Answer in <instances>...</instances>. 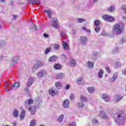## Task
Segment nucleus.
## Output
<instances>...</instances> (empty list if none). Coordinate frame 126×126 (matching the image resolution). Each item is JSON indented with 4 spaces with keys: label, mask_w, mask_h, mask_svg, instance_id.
<instances>
[{
    "label": "nucleus",
    "mask_w": 126,
    "mask_h": 126,
    "mask_svg": "<svg viewBox=\"0 0 126 126\" xmlns=\"http://www.w3.org/2000/svg\"><path fill=\"white\" fill-rule=\"evenodd\" d=\"M80 100L81 101H82V102H86L87 101V97L83 95H81L80 97Z\"/></svg>",
    "instance_id": "ea45409f"
},
{
    "label": "nucleus",
    "mask_w": 126,
    "mask_h": 126,
    "mask_svg": "<svg viewBox=\"0 0 126 126\" xmlns=\"http://www.w3.org/2000/svg\"><path fill=\"white\" fill-rule=\"evenodd\" d=\"M36 125V121L33 120L30 123V126H34Z\"/></svg>",
    "instance_id": "a18cd8bd"
},
{
    "label": "nucleus",
    "mask_w": 126,
    "mask_h": 126,
    "mask_svg": "<svg viewBox=\"0 0 126 126\" xmlns=\"http://www.w3.org/2000/svg\"><path fill=\"white\" fill-rule=\"evenodd\" d=\"M62 45L63 46V50L65 51H68V50H69V47H68V45H67V43H66V42H64V41H63Z\"/></svg>",
    "instance_id": "dca6fc26"
},
{
    "label": "nucleus",
    "mask_w": 126,
    "mask_h": 126,
    "mask_svg": "<svg viewBox=\"0 0 126 126\" xmlns=\"http://www.w3.org/2000/svg\"><path fill=\"white\" fill-rule=\"evenodd\" d=\"M77 84L78 85H80L81 84H83V83H82V78H79L76 81Z\"/></svg>",
    "instance_id": "f704fd0d"
},
{
    "label": "nucleus",
    "mask_w": 126,
    "mask_h": 126,
    "mask_svg": "<svg viewBox=\"0 0 126 126\" xmlns=\"http://www.w3.org/2000/svg\"><path fill=\"white\" fill-rule=\"evenodd\" d=\"M57 60H58V57L57 56H53L49 59V61L51 63H53V62H56Z\"/></svg>",
    "instance_id": "a211bd4d"
},
{
    "label": "nucleus",
    "mask_w": 126,
    "mask_h": 126,
    "mask_svg": "<svg viewBox=\"0 0 126 126\" xmlns=\"http://www.w3.org/2000/svg\"><path fill=\"white\" fill-rule=\"evenodd\" d=\"M18 16L17 15H13V19H17Z\"/></svg>",
    "instance_id": "e2e57ef3"
},
{
    "label": "nucleus",
    "mask_w": 126,
    "mask_h": 126,
    "mask_svg": "<svg viewBox=\"0 0 126 126\" xmlns=\"http://www.w3.org/2000/svg\"><path fill=\"white\" fill-rule=\"evenodd\" d=\"M88 91L89 93H93L95 91V88L93 87H90L88 88Z\"/></svg>",
    "instance_id": "c756f323"
},
{
    "label": "nucleus",
    "mask_w": 126,
    "mask_h": 126,
    "mask_svg": "<svg viewBox=\"0 0 126 126\" xmlns=\"http://www.w3.org/2000/svg\"><path fill=\"white\" fill-rule=\"evenodd\" d=\"M34 102V100L32 99V98H30L29 100L25 101V106H29L30 105H32Z\"/></svg>",
    "instance_id": "4468645a"
},
{
    "label": "nucleus",
    "mask_w": 126,
    "mask_h": 126,
    "mask_svg": "<svg viewBox=\"0 0 126 126\" xmlns=\"http://www.w3.org/2000/svg\"><path fill=\"white\" fill-rule=\"evenodd\" d=\"M26 111L25 110H22L20 115V119L22 121L24 120V118H25L26 115Z\"/></svg>",
    "instance_id": "2eb2a0df"
},
{
    "label": "nucleus",
    "mask_w": 126,
    "mask_h": 126,
    "mask_svg": "<svg viewBox=\"0 0 126 126\" xmlns=\"http://www.w3.org/2000/svg\"><path fill=\"white\" fill-rule=\"evenodd\" d=\"M94 25H95V26H96V27H99V25H100V22L99 21V20H96L94 21Z\"/></svg>",
    "instance_id": "37998d69"
},
{
    "label": "nucleus",
    "mask_w": 126,
    "mask_h": 126,
    "mask_svg": "<svg viewBox=\"0 0 126 126\" xmlns=\"http://www.w3.org/2000/svg\"><path fill=\"white\" fill-rule=\"evenodd\" d=\"M69 126H76V123H75V122H73L69 124Z\"/></svg>",
    "instance_id": "bf43d9fd"
},
{
    "label": "nucleus",
    "mask_w": 126,
    "mask_h": 126,
    "mask_svg": "<svg viewBox=\"0 0 126 126\" xmlns=\"http://www.w3.org/2000/svg\"><path fill=\"white\" fill-rule=\"evenodd\" d=\"M44 12H45V13H47V14H48V17L49 18H52V11L51 10H45L44 11Z\"/></svg>",
    "instance_id": "bb28decb"
},
{
    "label": "nucleus",
    "mask_w": 126,
    "mask_h": 126,
    "mask_svg": "<svg viewBox=\"0 0 126 126\" xmlns=\"http://www.w3.org/2000/svg\"><path fill=\"white\" fill-rule=\"evenodd\" d=\"M117 78H118V73H115L114 74L112 78L110 80V81L111 82H115Z\"/></svg>",
    "instance_id": "b1692460"
},
{
    "label": "nucleus",
    "mask_w": 126,
    "mask_h": 126,
    "mask_svg": "<svg viewBox=\"0 0 126 126\" xmlns=\"http://www.w3.org/2000/svg\"><path fill=\"white\" fill-rule=\"evenodd\" d=\"M75 65H76V62H75V60L72 59L71 61V64H70V66L71 67H74V66H75Z\"/></svg>",
    "instance_id": "473e14b6"
},
{
    "label": "nucleus",
    "mask_w": 126,
    "mask_h": 126,
    "mask_svg": "<svg viewBox=\"0 0 126 126\" xmlns=\"http://www.w3.org/2000/svg\"><path fill=\"white\" fill-rule=\"evenodd\" d=\"M51 50H52L51 48H46L45 52V55H47V54H49V53H50V52H51Z\"/></svg>",
    "instance_id": "de8ad7c7"
},
{
    "label": "nucleus",
    "mask_w": 126,
    "mask_h": 126,
    "mask_svg": "<svg viewBox=\"0 0 126 126\" xmlns=\"http://www.w3.org/2000/svg\"><path fill=\"white\" fill-rule=\"evenodd\" d=\"M63 107L65 109H67L69 107V101L68 99H65L63 101Z\"/></svg>",
    "instance_id": "ddd939ff"
},
{
    "label": "nucleus",
    "mask_w": 126,
    "mask_h": 126,
    "mask_svg": "<svg viewBox=\"0 0 126 126\" xmlns=\"http://www.w3.org/2000/svg\"><path fill=\"white\" fill-rule=\"evenodd\" d=\"M88 38L86 36H81L80 37V43L82 45H86L87 43Z\"/></svg>",
    "instance_id": "6e6552de"
},
{
    "label": "nucleus",
    "mask_w": 126,
    "mask_h": 126,
    "mask_svg": "<svg viewBox=\"0 0 126 126\" xmlns=\"http://www.w3.org/2000/svg\"><path fill=\"white\" fill-rule=\"evenodd\" d=\"M70 99L71 101H73V99H74V94H70Z\"/></svg>",
    "instance_id": "603ef678"
},
{
    "label": "nucleus",
    "mask_w": 126,
    "mask_h": 126,
    "mask_svg": "<svg viewBox=\"0 0 126 126\" xmlns=\"http://www.w3.org/2000/svg\"><path fill=\"white\" fill-rule=\"evenodd\" d=\"M99 57V54L97 52H94L92 57V60H94L95 61V60H97Z\"/></svg>",
    "instance_id": "f3484780"
},
{
    "label": "nucleus",
    "mask_w": 126,
    "mask_h": 126,
    "mask_svg": "<svg viewBox=\"0 0 126 126\" xmlns=\"http://www.w3.org/2000/svg\"><path fill=\"white\" fill-rule=\"evenodd\" d=\"M101 35L102 36H106V35H107V34H106V33L104 32H103L102 33H101Z\"/></svg>",
    "instance_id": "0e129e2a"
},
{
    "label": "nucleus",
    "mask_w": 126,
    "mask_h": 126,
    "mask_svg": "<svg viewBox=\"0 0 126 126\" xmlns=\"http://www.w3.org/2000/svg\"><path fill=\"white\" fill-rule=\"evenodd\" d=\"M43 36L45 37V38H48V37H49V34L47 33H44Z\"/></svg>",
    "instance_id": "680f3d73"
},
{
    "label": "nucleus",
    "mask_w": 126,
    "mask_h": 126,
    "mask_svg": "<svg viewBox=\"0 0 126 126\" xmlns=\"http://www.w3.org/2000/svg\"><path fill=\"white\" fill-rule=\"evenodd\" d=\"M122 74L126 76V68L122 70Z\"/></svg>",
    "instance_id": "4d7b16f0"
},
{
    "label": "nucleus",
    "mask_w": 126,
    "mask_h": 126,
    "mask_svg": "<svg viewBox=\"0 0 126 126\" xmlns=\"http://www.w3.org/2000/svg\"><path fill=\"white\" fill-rule=\"evenodd\" d=\"M20 57L18 56H15L12 58L11 63L12 64H15V63H17V62L18 60H19Z\"/></svg>",
    "instance_id": "9b49d317"
},
{
    "label": "nucleus",
    "mask_w": 126,
    "mask_h": 126,
    "mask_svg": "<svg viewBox=\"0 0 126 126\" xmlns=\"http://www.w3.org/2000/svg\"><path fill=\"white\" fill-rule=\"evenodd\" d=\"M118 53H119V48H118V47H116L112 51V53L113 54H117Z\"/></svg>",
    "instance_id": "c03bdc74"
},
{
    "label": "nucleus",
    "mask_w": 126,
    "mask_h": 126,
    "mask_svg": "<svg viewBox=\"0 0 126 126\" xmlns=\"http://www.w3.org/2000/svg\"><path fill=\"white\" fill-rule=\"evenodd\" d=\"M54 48L55 50H59L60 49V45L59 44H55Z\"/></svg>",
    "instance_id": "864d4df0"
},
{
    "label": "nucleus",
    "mask_w": 126,
    "mask_h": 126,
    "mask_svg": "<svg viewBox=\"0 0 126 126\" xmlns=\"http://www.w3.org/2000/svg\"><path fill=\"white\" fill-rule=\"evenodd\" d=\"M64 78V74L63 73H58L57 74V79H63Z\"/></svg>",
    "instance_id": "aec40b11"
},
{
    "label": "nucleus",
    "mask_w": 126,
    "mask_h": 126,
    "mask_svg": "<svg viewBox=\"0 0 126 126\" xmlns=\"http://www.w3.org/2000/svg\"><path fill=\"white\" fill-rule=\"evenodd\" d=\"M103 74H104V71H103L102 69H100L99 70L97 73V77L98 78H103Z\"/></svg>",
    "instance_id": "6ab92c4d"
},
{
    "label": "nucleus",
    "mask_w": 126,
    "mask_h": 126,
    "mask_svg": "<svg viewBox=\"0 0 126 126\" xmlns=\"http://www.w3.org/2000/svg\"><path fill=\"white\" fill-rule=\"evenodd\" d=\"M125 25L123 23L116 24L113 26L112 32L116 35H121L124 32Z\"/></svg>",
    "instance_id": "f257e3e1"
},
{
    "label": "nucleus",
    "mask_w": 126,
    "mask_h": 126,
    "mask_svg": "<svg viewBox=\"0 0 126 126\" xmlns=\"http://www.w3.org/2000/svg\"><path fill=\"white\" fill-rule=\"evenodd\" d=\"M121 9H122V10H126V5H125V4H123L122 5V7H121Z\"/></svg>",
    "instance_id": "6e6d98bb"
},
{
    "label": "nucleus",
    "mask_w": 126,
    "mask_h": 126,
    "mask_svg": "<svg viewBox=\"0 0 126 126\" xmlns=\"http://www.w3.org/2000/svg\"><path fill=\"white\" fill-rule=\"evenodd\" d=\"M43 66V63L41 61H38L37 63H35L32 68V72H35L36 70H38V68Z\"/></svg>",
    "instance_id": "20e7f679"
},
{
    "label": "nucleus",
    "mask_w": 126,
    "mask_h": 126,
    "mask_svg": "<svg viewBox=\"0 0 126 126\" xmlns=\"http://www.w3.org/2000/svg\"><path fill=\"white\" fill-rule=\"evenodd\" d=\"M100 27H96L94 28V31H95V32H96V33H99V32H100Z\"/></svg>",
    "instance_id": "09e8293b"
},
{
    "label": "nucleus",
    "mask_w": 126,
    "mask_h": 126,
    "mask_svg": "<svg viewBox=\"0 0 126 126\" xmlns=\"http://www.w3.org/2000/svg\"><path fill=\"white\" fill-rule=\"evenodd\" d=\"M121 64V63L120 62H115L114 63V67L115 68H119V67H120Z\"/></svg>",
    "instance_id": "cd10ccee"
},
{
    "label": "nucleus",
    "mask_w": 126,
    "mask_h": 126,
    "mask_svg": "<svg viewBox=\"0 0 126 126\" xmlns=\"http://www.w3.org/2000/svg\"><path fill=\"white\" fill-rule=\"evenodd\" d=\"M115 98H116V102H120V101H121V100H122L123 98H124V96H121L120 94H118L115 95Z\"/></svg>",
    "instance_id": "412c9836"
},
{
    "label": "nucleus",
    "mask_w": 126,
    "mask_h": 126,
    "mask_svg": "<svg viewBox=\"0 0 126 126\" xmlns=\"http://www.w3.org/2000/svg\"><path fill=\"white\" fill-rule=\"evenodd\" d=\"M99 117L101 118V119H103V120H108V115H107V114L105 113L104 111H101Z\"/></svg>",
    "instance_id": "9d476101"
},
{
    "label": "nucleus",
    "mask_w": 126,
    "mask_h": 126,
    "mask_svg": "<svg viewBox=\"0 0 126 126\" xmlns=\"http://www.w3.org/2000/svg\"><path fill=\"white\" fill-rule=\"evenodd\" d=\"M29 111L32 115H35V113H36V107L34 105H31L29 108Z\"/></svg>",
    "instance_id": "1a4fd4ad"
},
{
    "label": "nucleus",
    "mask_w": 126,
    "mask_h": 126,
    "mask_svg": "<svg viewBox=\"0 0 126 126\" xmlns=\"http://www.w3.org/2000/svg\"><path fill=\"white\" fill-rule=\"evenodd\" d=\"M64 116L63 115H61L58 119V121L59 122V123H62L63 122V117Z\"/></svg>",
    "instance_id": "58836bf2"
},
{
    "label": "nucleus",
    "mask_w": 126,
    "mask_h": 126,
    "mask_svg": "<svg viewBox=\"0 0 126 126\" xmlns=\"http://www.w3.org/2000/svg\"><path fill=\"white\" fill-rule=\"evenodd\" d=\"M19 82H16L13 84V85H12L11 86L14 89H16L19 87Z\"/></svg>",
    "instance_id": "c85d7f7f"
},
{
    "label": "nucleus",
    "mask_w": 126,
    "mask_h": 126,
    "mask_svg": "<svg viewBox=\"0 0 126 126\" xmlns=\"http://www.w3.org/2000/svg\"><path fill=\"white\" fill-rule=\"evenodd\" d=\"M0 1H1V2H4V1H5V0H0Z\"/></svg>",
    "instance_id": "774afa93"
},
{
    "label": "nucleus",
    "mask_w": 126,
    "mask_h": 126,
    "mask_svg": "<svg viewBox=\"0 0 126 126\" xmlns=\"http://www.w3.org/2000/svg\"><path fill=\"white\" fill-rule=\"evenodd\" d=\"M105 69L108 73H111V69L109 67H105Z\"/></svg>",
    "instance_id": "5fc2aeb1"
},
{
    "label": "nucleus",
    "mask_w": 126,
    "mask_h": 126,
    "mask_svg": "<svg viewBox=\"0 0 126 126\" xmlns=\"http://www.w3.org/2000/svg\"><path fill=\"white\" fill-rule=\"evenodd\" d=\"M73 34H74V35L76 34V31H74V30H73Z\"/></svg>",
    "instance_id": "69168bd1"
},
{
    "label": "nucleus",
    "mask_w": 126,
    "mask_h": 126,
    "mask_svg": "<svg viewBox=\"0 0 126 126\" xmlns=\"http://www.w3.org/2000/svg\"><path fill=\"white\" fill-rule=\"evenodd\" d=\"M5 45H6V43H5V42H4V41H1L0 42V48H3V47H5Z\"/></svg>",
    "instance_id": "e433bc0d"
},
{
    "label": "nucleus",
    "mask_w": 126,
    "mask_h": 126,
    "mask_svg": "<svg viewBox=\"0 0 126 126\" xmlns=\"http://www.w3.org/2000/svg\"><path fill=\"white\" fill-rule=\"evenodd\" d=\"M49 94L51 96H55L56 95V92L53 89H50L49 90Z\"/></svg>",
    "instance_id": "393cba45"
},
{
    "label": "nucleus",
    "mask_w": 126,
    "mask_h": 126,
    "mask_svg": "<svg viewBox=\"0 0 126 126\" xmlns=\"http://www.w3.org/2000/svg\"><path fill=\"white\" fill-rule=\"evenodd\" d=\"M55 86L57 89H61L62 88V85L61 82H56Z\"/></svg>",
    "instance_id": "2f4dec72"
},
{
    "label": "nucleus",
    "mask_w": 126,
    "mask_h": 126,
    "mask_svg": "<svg viewBox=\"0 0 126 126\" xmlns=\"http://www.w3.org/2000/svg\"><path fill=\"white\" fill-rule=\"evenodd\" d=\"M118 118L119 121H118V126H124L126 124V116L121 114H118Z\"/></svg>",
    "instance_id": "f03ea898"
},
{
    "label": "nucleus",
    "mask_w": 126,
    "mask_h": 126,
    "mask_svg": "<svg viewBox=\"0 0 126 126\" xmlns=\"http://www.w3.org/2000/svg\"><path fill=\"white\" fill-rule=\"evenodd\" d=\"M115 9H116V8L114 7V6L112 5L109 7L108 10L110 12H114V11H115Z\"/></svg>",
    "instance_id": "4c0bfd02"
},
{
    "label": "nucleus",
    "mask_w": 126,
    "mask_h": 126,
    "mask_svg": "<svg viewBox=\"0 0 126 126\" xmlns=\"http://www.w3.org/2000/svg\"><path fill=\"white\" fill-rule=\"evenodd\" d=\"M93 123L94 124H98V123H99V122L98 121V120H96V119H94L93 120Z\"/></svg>",
    "instance_id": "052dcab7"
},
{
    "label": "nucleus",
    "mask_w": 126,
    "mask_h": 126,
    "mask_svg": "<svg viewBox=\"0 0 126 126\" xmlns=\"http://www.w3.org/2000/svg\"><path fill=\"white\" fill-rule=\"evenodd\" d=\"M82 30H84V31H85V32H87V33H91V31L89 30L88 29L83 27L82 28Z\"/></svg>",
    "instance_id": "79ce46f5"
},
{
    "label": "nucleus",
    "mask_w": 126,
    "mask_h": 126,
    "mask_svg": "<svg viewBox=\"0 0 126 126\" xmlns=\"http://www.w3.org/2000/svg\"><path fill=\"white\" fill-rule=\"evenodd\" d=\"M31 29L32 30H33V31H37V27L35 25H34L31 28Z\"/></svg>",
    "instance_id": "3c124183"
},
{
    "label": "nucleus",
    "mask_w": 126,
    "mask_h": 126,
    "mask_svg": "<svg viewBox=\"0 0 126 126\" xmlns=\"http://www.w3.org/2000/svg\"><path fill=\"white\" fill-rule=\"evenodd\" d=\"M52 26L54 28H59V22L58 19L54 18L52 20Z\"/></svg>",
    "instance_id": "0eeeda50"
},
{
    "label": "nucleus",
    "mask_w": 126,
    "mask_h": 126,
    "mask_svg": "<svg viewBox=\"0 0 126 126\" xmlns=\"http://www.w3.org/2000/svg\"><path fill=\"white\" fill-rule=\"evenodd\" d=\"M87 64L89 68H93L94 65V63L89 61L87 62Z\"/></svg>",
    "instance_id": "5701e85b"
},
{
    "label": "nucleus",
    "mask_w": 126,
    "mask_h": 126,
    "mask_svg": "<svg viewBox=\"0 0 126 126\" xmlns=\"http://www.w3.org/2000/svg\"><path fill=\"white\" fill-rule=\"evenodd\" d=\"M61 37L62 39H66V38H67V35H66V33L65 32H62Z\"/></svg>",
    "instance_id": "7c9ffc66"
},
{
    "label": "nucleus",
    "mask_w": 126,
    "mask_h": 126,
    "mask_svg": "<svg viewBox=\"0 0 126 126\" xmlns=\"http://www.w3.org/2000/svg\"><path fill=\"white\" fill-rule=\"evenodd\" d=\"M33 82H34V79H33V78H29L28 79L27 83V87L25 88L24 89L25 91H26L27 94H29V93H30L29 87H30L32 85V84H33Z\"/></svg>",
    "instance_id": "7ed1b4c3"
},
{
    "label": "nucleus",
    "mask_w": 126,
    "mask_h": 126,
    "mask_svg": "<svg viewBox=\"0 0 126 126\" xmlns=\"http://www.w3.org/2000/svg\"><path fill=\"white\" fill-rule=\"evenodd\" d=\"M16 125H17L16 122H14L13 123V126H16Z\"/></svg>",
    "instance_id": "338daca9"
},
{
    "label": "nucleus",
    "mask_w": 126,
    "mask_h": 126,
    "mask_svg": "<svg viewBox=\"0 0 126 126\" xmlns=\"http://www.w3.org/2000/svg\"><path fill=\"white\" fill-rule=\"evenodd\" d=\"M77 22H78V23H82V22H85V19L83 18H78Z\"/></svg>",
    "instance_id": "a19ab883"
},
{
    "label": "nucleus",
    "mask_w": 126,
    "mask_h": 126,
    "mask_svg": "<svg viewBox=\"0 0 126 126\" xmlns=\"http://www.w3.org/2000/svg\"><path fill=\"white\" fill-rule=\"evenodd\" d=\"M126 39L125 37H122L120 40L121 44H124V43H126Z\"/></svg>",
    "instance_id": "49530a36"
},
{
    "label": "nucleus",
    "mask_w": 126,
    "mask_h": 126,
    "mask_svg": "<svg viewBox=\"0 0 126 126\" xmlns=\"http://www.w3.org/2000/svg\"><path fill=\"white\" fill-rule=\"evenodd\" d=\"M19 114V113L17 109H14V111L13 112V116L14 118H17L18 117Z\"/></svg>",
    "instance_id": "4be33fe9"
},
{
    "label": "nucleus",
    "mask_w": 126,
    "mask_h": 126,
    "mask_svg": "<svg viewBox=\"0 0 126 126\" xmlns=\"http://www.w3.org/2000/svg\"><path fill=\"white\" fill-rule=\"evenodd\" d=\"M102 98L105 102H109L110 101V96L106 94H102Z\"/></svg>",
    "instance_id": "f8f14e48"
},
{
    "label": "nucleus",
    "mask_w": 126,
    "mask_h": 126,
    "mask_svg": "<svg viewBox=\"0 0 126 126\" xmlns=\"http://www.w3.org/2000/svg\"><path fill=\"white\" fill-rule=\"evenodd\" d=\"M102 18L106 21H109V22H113L114 21V17L109 16L108 15H104L102 16Z\"/></svg>",
    "instance_id": "423d86ee"
},
{
    "label": "nucleus",
    "mask_w": 126,
    "mask_h": 126,
    "mask_svg": "<svg viewBox=\"0 0 126 126\" xmlns=\"http://www.w3.org/2000/svg\"><path fill=\"white\" fill-rule=\"evenodd\" d=\"M77 107H78V108H82L84 107V103H83V102H78Z\"/></svg>",
    "instance_id": "c9c22d12"
},
{
    "label": "nucleus",
    "mask_w": 126,
    "mask_h": 126,
    "mask_svg": "<svg viewBox=\"0 0 126 126\" xmlns=\"http://www.w3.org/2000/svg\"><path fill=\"white\" fill-rule=\"evenodd\" d=\"M61 58H62V60H63V62L66 61V56H65V55H64V54L62 55L61 56Z\"/></svg>",
    "instance_id": "8fccbe9b"
},
{
    "label": "nucleus",
    "mask_w": 126,
    "mask_h": 126,
    "mask_svg": "<svg viewBox=\"0 0 126 126\" xmlns=\"http://www.w3.org/2000/svg\"><path fill=\"white\" fill-rule=\"evenodd\" d=\"M54 67L55 69H62V66L60 64H55Z\"/></svg>",
    "instance_id": "72a5a7b5"
},
{
    "label": "nucleus",
    "mask_w": 126,
    "mask_h": 126,
    "mask_svg": "<svg viewBox=\"0 0 126 126\" xmlns=\"http://www.w3.org/2000/svg\"><path fill=\"white\" fill-rule=\"evenodd\" d=\"M36 75L39 78H42V77H44L47 75V72L44 70H41L36 73Z\"/></svg>",
    "instance_id": "39448f33"
},
{
    "label": "nucleus",
    "mask_w": 126,
    "mask_h": 126,
    "mask_svg": "<svg viewBox=\"0 0 126 126\" xmlns=\"http://www.w3.org/2000/svg\"><path fill=\"white\" fill-rule=\"evenodd\" d=\"M40 1H39V0H29V3H33V4H37Z\"/></svg>",
    "instance_id": "a878e982"
},
{
    "label": "nucleus",
    "mask_w": 126,
    "mask_h": 126,
    "mask_svg": "<svg viewBox=\"0 0 126 126\" xmlns=\"http://www.w3.org/2000/svg\"><path fill=\"white\" fill-rule=\"evenodd\" d=\"M69 88H70V85H66L65 87V89L66 90H68V89H69Z\"/></svg>",
    "instance_id": "13d9d810"
}]
</instances>
